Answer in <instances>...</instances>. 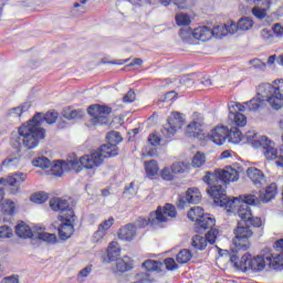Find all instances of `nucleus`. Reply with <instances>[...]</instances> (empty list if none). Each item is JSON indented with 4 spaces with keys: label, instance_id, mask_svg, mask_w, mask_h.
<instances>
[{
    "label": "nucleus",
    "instance_id": "f257e3e1",
    "mask_svg": "<svg viewBox=\"0 0 283 283\" xmlns=\"http://www.w3.org/2000/svg\"><path fill=\"white\" fill-rule=\"evenodd\" d=\"M240 178L238 170L232 167H226L222 170H216L214 172L208 171L203 177V182L209 186L207 190L209 196L213 198L214 205L217 207H224L228 213H238L239 218L248 223V227H254L260 229L262 227L261 218H253L251 212V207L258 205L256 195H242L240 197L230 199L227 197V189L218 182H223V185H229V182H235ZM217 182V184H216Z\"/></svg>",
    "mask_w": 283,
    "mask_h": 283
},
{
    "label": "nucleus",
    "instance_id": "f03ea898",
    "mask_svg": "<svg viewBox=\"0 0 283 283\" xmlns=\"http://www.w3.org/2000/svg\"><path fill=\"white\" fill-rule=\"evenodd\" d=\"M56 118H59V113L54 111H50L45 115L42 113L35 114L28 124L20 126L18 134L12 135L10 139L11 146L17 151H21V147H25L27 149L39 147V140L45 138V129L41 128L43 120L49 125H53V123H56Z\"/></svg>",
    "mask_w": 283,
    "mask_h": 283
},
{
    "label": "nucleus",
    "instance_id": "7ed1b4c3",
    "mask_svg": "<svg viewBox=\"0 0 283 283\" xmlns=\"http://www.w3.org/2000/svg\"><path fill=\"white\" fill-rule=\"evenodd\" d=\"M269 103L272 109H282L283 107V80H275L273 85L263 83L258 87V97H254L242 106H245L248 112H258Z\"/></svg>",
    "mask_w": 283,
    "mask_h": 283
},
{
    "label": "nucleus",
    "instance_id": "20e7f679",
    "mask_svg": "<svg viewBox=\"0 0 283 283\" xmlns=\"http://www.w3.org/2000/svg\"><path fill=\"white\" fill-rule=\"evenodd\" d=\"M52 211H60L59 217L61 226L57 229L61 240H70L74 235V223L76 222V214L74 210L70 209V202L66 198H53L50 200Z\"/></svg>",
    "mask_w": 283,
    "mask_h": 283
},
{
    "label": "nucleus",
    "instance_id": "39448f33",
    "mask_svg": "<svg viewBox=\"0 0 283 283\" xmlns=\"http://www.w3.org/2000/svg\"><path fill=\"white\" fill-rule=\"evenodd\" d=\"M178 212H176V206L166 203V206L158 207L155 212L149 214V218L139 217L135 223V229H145V227H158V224H163V222H167V218H176Z\"/></svg>",
    "mask_w": 283,
    "mask_h": 283
},
{
    "label": "nucleus",
    "instance_id": "423d86ee",
    "mask_svg": "<svg viewBox=\"0 0 283 283\" xmlns=\"http://www.w3.org/2000/svg\"><path fill=\"white\" fill-rule=\"evenodd\" d=\"M114 156H118V146L107 143L91 155L81 157L80 163L84 169H95V167L103 165V158H114Z\"/></svg>",
    "mask_w": 283,
    "mask_h": 283
},
{
    "label": "nucleus",
    "instance_id": "0eeeda50",
    "mask_svg": "<svg viewBox=\"0 0 283 283\" xmlns=\"http://www.w3.org/2000/svg\"><path fill=\"white\" fill-rule=\"evenodd\" d=\"M256 136L258 135L253 132L245 134L248 143H251L254 149L262 147L263 156L266 158V160H277L280 156V147L275 148V142L269 139L266 136H262L260 139H255Z\"/></svg>",
    "mask_w": 283,
    "mask_h": 283
},
{
    "label": "nucleus",
    "instance_id": "6e6552de",
    "mask_svg": "<svg viewBox=\"0 0 283 283\" xmlns=\"http://www.w3.org/2000/svg\"><path fill=\"white\" fill-rule=\"evenodd\" d=\"M188 218L191 222H196L195 229L197 233H202V231L216 227V219L209 214H205V210L198 206L188 211Z\"/></svg>",
    "mask_w": 283,
    "mask_h": 283
},
{
    "label": "nucleus",
    "instance_id": "1a4fd4ad",
    "mask_svg": "<svg viewBox=\"0 0 283 283\" xmlns=\"http://www.w3.org/2000/svg\"><path fill=\"white\" fill-rule=\"evenodd\" d=\"M253 235V230L249 227V223L241 219L238 223L237 229H234L233 244L238 251H247L251 247L249 238Z\"/></svg>",
    "mask_w": 283,
    "mask_h": 283
},
{
    "label": "nucleus",
    "instance_id": "9d476101",
    "mask_svg": "<svg viewBox=\"0 0 283 283\" xmlns=\"http://www.w3.org/2000/svg\"><path fill=\"white\" fill-rule=\"evenodd\" d=\"M28 180V175L25 172H13L8 176V178H0V185H4V187H11V193H19L21 191V185ZM6 196V191L2 187H0V205L3 202V197Z\"/></svg>",
    "mask_w": 283,
    "mask_h": 283
},
{
    "label": "nucleus",
    "instance_id": "9b49d317",
    "mask_svg": "<svg viewBox=\"0 0 283 283\" xmlns=\"http://www.w3.org/2000/svg\"><path fill=\"white\" fill-rule=\"evenodd\" d=\"M87 114L92 117V125H107V123H109L112 107L107 105L93 104L88 106Z\"/></svg>",
    "mask_w": 283,
    "mask_h": 283
},
{
    "label": "nucleus",
    "instance_id": "f8f14e48",
    "mask_svg": "<svg viewBox=\"0 0 283 283\" xmlns=\"http://www.w3.org/2000/svg\"><path fill=\"white\" fill-rule=\"evenodd\" d=\"M186 136L197 140H207L205 133V117L201 114L195 113L192 122L186 127Z\"/></svg>",
    "mask_w": 283,
    "mask_h": 283
},
{
    "label": "nucleus",
    "instance_id": "ddd939ff",
    "mask_svg": "<svg viewBox=\"0 0 283 283\" xmlns=\"http://www.w3.org/2000/svg\"><path fill=\"white\" fill-rule=\"evenodd\" d=\"M83 165H81V159H69V160H56L51 167L52 176L61 178L65 171H81Z\"/></svg>",
    "mask_w": 283,
    "mask_h": 283
},
{
    "label": "nucleus",
    "instance_id": "4468645a",
    "mask_svg": "<svg viewBox=\"0 0 283 283\" xmlns=\"http://www.w3.org/2000/svg\"><path fill=\"white\" fill-rule=\"evenodd\" d=\"M239 112H247V106L231 102L229 104V120L235 127H244L247 125V116Z\"/></svg>",
    "mask_w": 283,
    "mask_h": 283
},
{
    "label": "nucleus",
    "instance_id": "2eb2a0df",
    "mask_svg": "<svg viewBox=\"0 0 283 283\" xmlns=\"http://www.w3.org/2000/svg\"><path fill=\"white\" fill-rule=\"evenodd\" d=\"M179 36L185 41L189 36H193L197 41H202L203 43L210 41L212 38L211 29L209 27H199L191 31V29H181L179 31Z\"/></svg>",
    "mask_w": 283,
    "mask_h": 283
},
{
    "label": "nucleus",
    "instance_id": "dca6fc26",
    "mask_svg": "<svg viewBox=\"0 0 283 283\" xmlns=\"http://www.w3.org/2000/svg\"><path fill=\"white\" fill-rule=\"evenodd\" d=\"M218 230L210 228V231L206 234V237H202L200 234H196L192 237L191 247L193 249H197V251H205L207 249V243L209 244H216V240H218Z\"/></svg>",
    "mask_w": 283,
    "mask_h": 283
},
{
    "label": "nucleus",
    "instance_id": "f3484780",
    "mask_svg": "<svg viewBox=\"0 0 283 283\" xmlns=\"http://www.w3.org/2000/svg\"><path fill=\"white\" fill-rule=\"evenodd\" d=\"M241 265L248 271H253V273H260L266 268V261L264 256H256L251 259V254H244L241 258Z\"/></svg>",
    "mask_w": 283,
    "mask_h": 283
},
{
    "label": "nucleus",
    "instance_id": "a211bd4d",
    "mask_svg": "<svg viewBox=\"0 0 283 283\" xmlns=\"http://www.w3.org/2000/svg\"><path fill=\"white\" fill-rule=\"evenodd\" d=\"M229 136V128L226 126H217L210 134L206 135V140H211L214 145H224Z\"/></svg>",
    "mask_w": 283,
    "mask_h": 283
},
{
    "label": "nucleus",
    "instance_id": "6ab92c4d",
    "mask_svg": "<svg viewBox=\"0 0 283 283\" xmlns=\"http://www.w3.org/2000/svg\"><path fill=\"white\" fill-rule=\"evenodd\" d=\"M202 200V195L198 188H189L184 198H180L178 207L185 208V203L198 205Z\"/></svg>",
    "mask_w": 283,
    "mask_h": 283
},
{
    "label": "nucleus",
    "instance_id": "aec40b11",
    "mask_svg": "<svg viewBox=\"0 0 283 283\" xmlns=\"http://www.w3.org/2000/svg\"><path fill=\"white\" fill-rule=\"evenodd\" d=\"M277 196V184L273 182L259 193L258 202H271Z\"/></svg>",
    "mask_w": 283,
    "mask_h": 283
},
{
    "label": "nucleus",
    "instance_id": "412c9836",
    "mask_svg": "<svg viewBox=\"0 0 283 283\" xmlns=\"http://www.w3.org/2000/svg\"><path fill=\"white\" fill-rule=\"evenodd\" d=\"M118 238L124 242H132L136 238V226L128 223L118 230Z\"/></svg>",
    "mask_w": 283,
    "mask_h": 283
},
{
    "label": "nucleus",
    "instance_id": "4be33fe9",
    "mask_svg": "<svg viewBox=\"0 0 283 283\" xmlns=\"http://www.w3.org/2000/svg\"><path fill=\"white\" fill-rule=\"evenodd\" d=\"M247 174L253 185H255V187H262V185L266 182V179L264 178V172L255 167L248 168Z\"/></svg>",
    "mask_w": 283,
    "mask_h": 283
},
{
    "label": "nucleus",
    "instance_id": "5701e85b",
    "mask_svg": "<svg viewBox=\"0 0 283 283\" xmlns=\"http://www.w3.org/2000/svg\"><path fill=\"white\" fill-rule=\"evenodd\" d=\"M15 234L18 238H23L24 240L34 238V234L32 233V229L30 228V226L25 224L23 221H20L15 226Z\"/></svg>",
    "mask_w": 283,
    "mask_h": 283
},
{
    "label": "nucleus",
    "instance_id": "b1692460",
    "mask_svg": "<svg viewBox=\"0 0 283 283\" xmlns=\"http://www.w3.org/2000/svg\"><path fill=\"white\" fill-rule=\"evenodd\" d=\"M30 107H32L30 102H25V103L21 104L20 106L10 108L8 111V116H10V118H21V116H23V114H25V112H29Z\"/></svg>",
    "mask_w": 283,
    "mask_h": 283
},
{
    "label": "nucleus",
    "instance_id": "393cba45",
    "mask_svg": "<svg viewBox=\"0 0 283 283\" xmlns=\"http://www.w3.org/2000/svg\"><path fill=\"white\" fill-rule=\"evenodd\" d=\"M132 269H134V261H132V258L124 256L116 261V270L119 273H127V271H132Z\"/></svg>",
    "mask_w": 283,
    "mask_h": 283
},
{
    "label": "nucleus",
    "instance_id": "a878e982",
    "mask_svg": "<svg viewBox=\"0 0 283 283\" xmlns=\"http://www.w3.org/2000/svg\"><path fill=\"white\" fill-rule=\"evenodd\" d=\"M62 116L67 120H74L75 118H82L83 116H85V111L74 109L71 106H67L63 108Z\"/></svg>",
    "mask_w": 283,
    "mask_h": 283
},
{
    "label": "nucleus",
    "instance_id": "bb28decb",
    "mask_svg": "<svg viewBox=\"0 0 283 283\" xmlns=\"http://www.w3.org/2000/svg\"><path fill=\"white\" fill-rule=\"evenodd\" d=\"M228 140L229 143H232V145H239V143H242V138H244V135H242V132L238 127H231L228 128Z\"/></svg>",
    "mask_w": 283,
    "mask_h": 283
},
{
    "label": "nucleus",
    "instance_id": "cd10ccee",
    "mask_svg": "<svg viewBox=\"0 0 283 283\" xmlns=\"http://www.w3.org/2000/svg\"><path fill=\"white\" fill-rule=\"evenodd\" d=\"M119 255H120V245L116 241L111 242L107 249V258L109 262H115V260H118Z\"/></svg>",
    "mask_w": 283,
    "mask_h": 283
},
{
    "label": "nucleus",
    "instance_id": "c85d7f7f",
    "mask_svg": "<svg viewBox=\"0 0 283 283\" xmlns=\"http://www.w3.org/2000/svg\"><path fill=\"white\" fill-rule=\"evenodd\" d=\"M146 176L148 178H154V176L158 175L160 168H158L157 160L145 161Z\"/></svg>",
    "mask_w": 283,
    "mask_h": 283
},
{
    "label": "nucleus",
    "instance_id": "c756f323",
    "mask_svg": "<svg viewBox=\"0 0 283 283\" xmlns=\"http://www.w3.org/2000/svg\"><path fill=\"white\" fill-rule=\"evenodd\" d=\"M176 132H178V126H175L168 120L167 124H165L161 128V135L164 136V138H174Z\"/></svg>",
    "mask_w": 283,
    "mask_h": 283
},
{
    "label": "nucleus",
    "instance_id": "7c9ffc66",
    "mask_svg": "<svg viewBox=\"0 0 283 283\" xmlns=\"http://www.w3.org/2000/svg\"><path fill=\"white\" fill-rule=\"evenodd\" d=\"M269 262V266L273 271H283V254H277L274 258H270Z\"/></svg>",
    "mask_w": 283,
    "mask_h": 283
},
{
    "label": "nucleus",
    "instance_id": "2f4dec72",
    "mask_svg": "<svg viewBox=\"0 0 283 283\" xmlns=\"http://www.w3.org/2000/svg\"><path fill=\"white\" fill-rule=\"evenodd\" d=\"M107 143L111 145H116L118 147L119 143H123V137L120 133L112 130L106 135Z\"/></svg>",
    "mask_w": 283,
    "mask_h": 283
},
{
    "label": "nucleus",
    "instance_id": "473e14b6",
    "mask_svg": "<svg viewBox=\"0 0 283 283\" xmlns=\"http://www.w3.org/2000/svg\"><path fill=\"white\" fill-rule=\"evenodd\" d=\"M168 123L171 125H175L177 128L180 129L185 123V118H182V114L175 112L171 114L170 117H168Z\"/></svg>",
    "mask_w": 283,
    "mask_h": 283
},
{
    "label": "nucleus",
    "instance_id": "72a5a7b5",
    "mask_svg": "<svg viewBox=\"0 0 283 283\" xmlns=\"http://www.w3.org/2000/svg\"><path fill=\"white\" fill-rule=\"evenodd\" d=\"M32 165L33 167H39L40 169H48L49 167H51L52 161H50L48 157L42 156L33 159Z\"/></svg>",
    "mask_w": 283,
    "mask_h": 283
},
{
    "label": "nucleus",
    "instance_id": "f704fd0d",
    "mask_svg": "<svg viewBox=\"0 0 283 283\" xmlns=\"http://www.w3.org/2000/svg\"><path fill=\"white\" fill-rule=\"evenodd\" d=\"M38 238L39 240H42V242H48L49 244H56V242H59L56 234L50 232H40L38 233Z\"/></svg>",
    "mask_w": 283,
    "mask_h": 283
},
{
    "label": "nucleus",
    "instance_id": "c9c22d12",
    "mask_svg": "<svg viewBox=\"0 0 283 283\" xmlns=\"http://www.w3.org/2000/svg\"><path fill=\"white\" fill-rule=\"evenodd\" d=\"M253 23H254L253 19H251L249 17H244L238 21V28H239V30L247 32V30H251V28H253Z\"/></svg>",
    "mask_w": 283,
    "mask_h": 283
},
{
    "label": "nucleus",
    "instance_id": "e433bc0d",
    "mask_svg": "<svg viewBox=\"0 0 283 283\" xmlns=\"http://www.w3.org/2000/svg\"><path fill=\"white\" fill-rule=\"evenodd\" d=\"M0 209L4 216H13L14 214V202L12 200H7L0 203Z\"/></svg>",
    "mask_w": 283,
    "mask_h": 283
},
{
    "label": "nucleus",
    "instance_id": "4c0bfd02",
    "mask_svg": "<svg viewBox=\"0 0 283 283\" xmlns=\"http://www.w3.org/2000/svg\"><path fill=\"white\" fill-rule=\"evenodd\" d=\"M192 258V254H191V251L187 250V249H184L181 250L178 254H177V262L179 264H187V262H189V260H191Z\"/></svg>",
    "mask_w": 283,
    "mask_h": 283
},
{
    "label": "nucleus",
    "instance_id": "58836bf2",
    "mask_svg": "<svg viewBox=\"0 0 283 283\" xmlns=\"http://www.w3.org/2000/svg\"><path fill=\"white\" fill-rule=\"evenodd\" d=\"M211 34L214 39H222L223 36H227V25L221 24L213 27V29H211Z\"/></svg>",
    "mask_w": 283,
    "mask_h": 283
},
{
    "label": "nucleus",
    "instance_id": "ea45409f",
    "mask_svg": "<svg viewBox=\"0 0 283 283\" xmlns=\"http://www.w3.org/2000/svg\"><path fill=\"white\" fill-rule=\"evenodd\" d=\"M260 36L264 43H273L275 35L273 34V31L269 29H263L260 32Z\"/></svg>",
    "mask_w": 283,
    "mask_h": 283
},
{
    "label": "nucleus",
    "instance_id": "a19ab883",
    "mask_svg": "<svg viewBox=\"0 0 283 283\" xmlns=\"http://www.w3.org/2000/svg\"><path fill=\"white\" fill-rule=\"evenodd\" d=\"M175 19L177 25H189L191 23V18L187 13H177Z\"/></svg>",
    "mask_w": 283,
    "mask_h": 283
},
{
    "label": "nucleus",
    "instance_id": "79ce46f5",
    "mask_svg": "<svg viewBox=\"0 0 283 283\" xmlns=\"http://www.w3.org/2000/svg\"><path fill=\"white\" fill-rule=\"evenodd\" d=\"M207 163V157H205V154L198 151L193 158H192V167H202Z\"/></svg>",
    "mask_w": 283,
    "mask_h": 283
},
{
    "label": "nucleus",
    "instance_id": "37998d69",
    "mask_svg": "<svg viewBox=\"0 0 283 283\" xmlns=\"http://www.w3.org/2000/svg\"><path fill=\"white\" fill-rule=\"evenodd\" d=\"M129 283H149V274L145 272L137 273L130 279Z\"/></svg>",
    "mask_w": 283,
    "mask_h": 283
},
{
    "label": "nucleus",
    "instance_id": "c03bdc74",
    "mask_svg": "<svg viewBox=\"0 0 283 283\" xmlns=\"http://www.w3.org/2000/svg\"><path fill=\"white\" fill-rule=\"evenodd\" d=\"M266 9L261 8L259 4H255V7L252 9V14L255 17V19H259L262 21V19L266 18Z\"/></svg>",
    "mask_w": 283,
    "mask_h": 283
},
{
    "label": "nucleus",
    "instance_id": "a18cd8bd",
    "mask_svg": "<svg viewBox=\"0 0 283 283\" xmlns=\"http://www.w3.org/2000/svg\"><path fill=\"white\" fill-rule=\"evenodd\" d=\"M48 193L38 192L31 196V201L35 202V205H43V202H48Z\"/></svg>",
    "mask_w": 283,
    "mask_h": 283
},
{
    "label": "nucleus",
    "instance_id": "49530a36",
    "mask_svg": "<svg viewBox=\"0 0 283 283\" xmlns=\"http://www.w3.org/2000/svg\"><path fill=\"white\" fill-rule=\"evenodd\" d=\"M146 271H158L160 269V262L154 260H147L143 263Z\"/></svg>",
    "mask_w": 283,
    "mask_h": 283
},
{
    "label": "nucleus",
    "instance_id": "de8ad7c7",
    "mask_svg": "<svg viewBox=\"0 0 283 283\" xmlns=\"http://www.w3.org/2000/svg\"><path fill=\"white\" fill-rule=\"evenodd\" d=\"M13 232L12 228L9 226H1L0 227V240H6L7 238H12Z\"/></svg>",
    "mask_w": 283,
    "mask_h": 283
},
{
    "label": "nucleus",
    "instance_id": "09e8293b",
    "mask_svg": "<svg viewBox=\"0 0 283 283\" xmlns=\"http://www.w3.org/2000/svg\"><path fill=\"white\" fill-rule=\"evenodd\" d=\"M185 169H187V165L182 161L175 163L171 166L172 174H184Z\"/></svg>",
    "mask_w": 283,
    "mask_h": 283
},
{
    "label": "nucleus",
    "instance_id": "8fccbe9b",
    "mask_svg": "<svg viewBox=\"0 0 283 283\" xmlns=\"http://www.w3.org/2000/svg\"><path fill=\"white\" fill-rule=\"evenodd\" d=\"M250 65H252L254 70H260V72H264V70H266V63L262 62L260 59L250 61Z\"/></svg>",
    "mask_w": 283,
    "mask_h": 283
},
{
    "label": "nucleus",
    "instance_id": "3c124183",
    "mask_svg": "<svg viewBox=\"0 0 283 283\" xmlns=\"http://www.w3.org/2000/svg\"><path fill=\"white\" fill-rule=\"evenodd\" d=\"M105 235H107V232L103 229V227L98 226L97 230L93 234V240L95 242H101Z\"/></svg>",
    "mask_w": 283,
    "mask_h": 283
},
{
    "label": "nucleus",
    "instance_id": "603ef678",
    "mask_svg": "<svg viewBox=\"0 0 283 283\" xmlns=\"http://www.w3.org/2000/svg\"><path fill=\"white\" fill-rule=\"evenodd\" d=\"M114 222H116V220L114 219V217H111L107 220H104L102 223H99L98 227H102L103 230L106 233H108L109 229H112V227H114Z\"/></svg>",
    "mask_w": 283,
    "mask_h": 283
},
{
    "label": "nucleus",
    "instance_id": "864d4df0",
    "mask_svg": "<svg viewBox=\"0 0 283 283\" xmlns=\"http://www.w3.org/2000/svg\"><path fill=\"white\" fill-rule=\"evenodd\" d=\"M226 25L227 29V36L228 34H235V32H238V30H240V27H238V23L235 24V22L230 21Z\"/></svg>",
    "mask_w": 283,
    "mask_h": 283
},
{
    "label": "nucleus",
    "instance_id": "5fc2aeb1",
    "mask_svg": "<svg viewBox=\"0 0 283 283\" xmlns=\"http://www.w3.org/2000/svg\"><path fill=\"white\" fill-rule=\"evenodd\" d=\"M164 263L168 271H176L178 269V263L172 258L165 259Z\"/></svg>",
    "mask_w": 283,
    "mask_h": 283
},
{
    "label": "nucleus",
    "instance_id": "6e6d98bb",
    "mask_svg": "<svg viewBox=\"0 0 283 283\" xmlns=\"http://www.w3.org/2000/svg\"><path fill=\"white\" fill-rule=\"evenodd\" d=\"M19 165V157L7 158L2 161V167H17Z\"/></svg>",
    "mask_w": 283,
    "mask_h": 283
},
{
    "label": "nucleus",
    "instance_id": "4d7b16f0",
    "mask_svg": "<svg viewBox=\"0 0 283 283\" xmlns=\"http://www.w3.org/2000/svg\"><path fill=\"white\" fill-rule=\"evenodd\" d=\"M136 101V93L134 90H129L123 97L124 103H134Z\"/></svg>",
    "mask_w": 283,
    "mask_h": 283
},
{
    "label": "nucleus",
    "instance_id": "13d9d810",
    "mask_svg": "<svg viewBox=\"0 0 283 283\" xmlns=\"http://www.w3.org/2000/svg\"><path fill=\"white\" fill-rule=\"evenodd\" d=\"M272 31H273V34H274L277 39L282 38V36H283V25H282V23H275V24H273Z\"/></svg>",
    "mask_w": 283,
    "mask_h": 283
},
{
    "label": "nucleus",
    "instance_id": "bf43d9fd",
    "mask_svg": "<svg viewBox=\"0 0 283 283\" xmlns=\"http://www.w3.org/2000/svg\"><path fill=\"white\" fill-rule=\"evenodd\" d=\"M174 171L171 170V168L169 169V168H164L163 170H161V178L164 179V180H168V181H171L172 179H174Z\"/></svg>",
    "mask_w": 283,
    "mask_h": 283
},
{
    "label": "nucleus",
    "instance_id": "052dcab7",
    "mask_svg": "<svg viewBox=\"0 0 283 283\" xmlns=\"http://www.w3.org/2000/svg\"><path fill=\"white\" fill-rule=\"evenodd\" d=\"M254 4L259 7L262 6L264 10H269L273 2L271 0H254Z\"/></svg>",
    "mask_w": 283,
    "mask_h": 283
},
{
    "label": "nucleus",
    "instance_id": "680f3d73",
    "mask_svg": "<svg viewBox=\"0 0 283 283\" xmlns=\"http://www.w3.org/2000/svg\"><path fill=\"white\" fill-rule=\"evenodd\" d=\"M273 249L279 253V255H283V239L275 241Z\"/></svg>",
    "mask_w": 283,
    "mask_h": 283
},
{
    "label": "nucleus",
    "instance_id": "e2e57ef3",
    "mask_svg": "<svg viewBox=\"0 0 283 283\" xmlns=\"http://www.w3.org/2000/svg\"><path fill=\"white\" fill-rule=\"evenodd\" d=\"M136 190L134 189V182H130L128 186L124 188V196H135Z\"/></svg>",
    "mask_w": 283,
    "mask_h": 283
},
{
    "label": "nucleus",
    "instance_id": "0e129e2a",
    "mask_svg": "<svg viewBox=\"0 0 283 283\" xmlns=\"http://www.w3.org/2000/svg\"><path fill=\"white\" fill-rule=\"evenodd\" d=\"M148 143H150L153 147H157V145H160V137H158L156 134H151L148 137Z\"/></svg>",
    "mask_w": 283,
    "mask_h": 283
},
{
    "label": "nucleus",
    "instance_id": "69168bd1",
    "mask_svg": "<svg viewBox=\"0 0 283 283\" xmlns=\"http://www.w3.org/2000/svg\"><path fill=\"white\" fill-rule=\"evenodd\" d=\"M92 273V265H87L86 268L82 269L78 273L80 277H87Z\"/></svg>",
    "mask_w": 283,
    "mask_h": 283
},
{
    "label": "nucleus",
    "instance_id": "338daca9",
    "mask_svg": "<svg viewBox=\"0 0 283 283\" xmlns=\"http://www.w3.org/2000/svg\"><path fill=\"white\" fill-rule=\"evenodd\" d=\"M275 165L283 168V146H280L279 157L276 158Z\"/></svg>",
    "mask_w": 283,
    "mask_h": 283
},
{
    "label": "nucleus",
    "instance_id": "774afa93",
    "mask_svg": "<svg viewBox=\"0 0 283 283\" xmlns=\"http://www.w3.org/2000/svg\"><path fill=\"white\" fill-rule=\"evenodd\" d=\"M2 283H19V276H7L2 280Z\"/></svg>",
    "mask_w": 283,
    "mask_h": 283
}]
</instances>
